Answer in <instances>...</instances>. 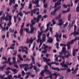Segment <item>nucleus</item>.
<instances>
[{
    "label": "nucleus",
    "mask_w": 79,
    "mask_h": 79,
    "mask_svg": "<svg viewBox=\"0 0 79 79\" xmlns=\"http://www.w3.org/2000/svg\"><path fill=\"white\" fill-rule=\"evenodd\" d=\"M11 58L10 57H9L8 59V60L6 61H5L2 63V64H9V65H12V63L10 62Z\"/></svg>",
    "instance_id": "nucleus-10"
},
{
    "label": "nucleus",
    "mask_w": 79,
    "mask_h": 79,
    "mask_svg": "<svg viewBox=\"0 0 79 79\" xmlns=\"http://www.w3.org/2000/svg\"><path fill=\"white\" fill-rule=\"evenodd\" d=\"M40 10V9H39V8H35L33 10H31V16H33V14H35L36 11H37V10L38 11L36 12V15H39L40 13L39 11Z\"/></svg>",
    "instance_id": "nucleus-5"
},
{
    "label": "nucleus",
    "mask_w": 79,
    "mask_h": 79,
    "mask_svg": "<svg viewBox=\"0 0 79 79\" xmlns=\"http://www.w3.org/2000/svg\"><path fill=\"white\" fill-rule=\"evenodd\" d=\"M44 28V26L43 25L40 28V30L41 31V35H42V33H43L44 31H43V29Z\"/></svg>",
    "instance_id": "nucleus-39"
},
{
    "label": "nucleus",
    "mask_w": 79,
    "mask_h": 79,
    "mask_svg": "<svg viewBox=\"0 0 79 79\" xmlns=\"http://www.w3.org/2000/svg\"><path fill=\"white\" fill-rule=\"evenodd\" d=\"M10 73V71H6V72H5V73L6 75H8V74H9Z\"/></svg>",
    "instance_id": "nucleus-58"
},
{
    "label": "nucleus",
    "mask_w": 79,
    "mask_h": 79,
    "mask_svg": "<svg viewBox=\"0 0 79 79\" xmlns=\"http://www.w3.org/2000/svg\"><path fill=\"white\" fill-rule=\"evenodd\" d=\"M71 70L69 69V68L68 69H67V71H66V73H68V72L69 73H70L71 72Z\"/></svg>",
    "instance_id": "nucleus-53"
},
{
    "label": "nucleus",
    "mask_w": 79,
    "mask_h": 79,
    "mask_svg": "<svg viewBox=\"0 0 79 79\" xmlns=\"http://www.w3.org/2000/svg\"><path fill=\"white\" fill-rule=\"evenodd\" d=\"M23 24L22 23V26H21V28L19 30V33L20 34V35L21 36H22L23 35Z\"/></svg>",
    "instance_id": "nucleus-15"
},
{
    "label": "nucleus",
    "mask_w": 79,
    "mask_h": 79,
    "mask_svg": "<svg viewBox=\"0 0 79 79\" xmlns=\"http://www.w3.org/2000/svg\"><path fill=\"white\" fill-rule=\"evenodd\" d=\"M26 46H24V47H23V48L22 49V52H25L26 51Z\"/></svg>",
    "instance_id": "nucleus-42"
},
{
    "label": "nucleus",
    "mask_w": 79,
    "mask_h": 79,
    "mask_svg": "<svg viewBox=\"0 0 79 79\" xmlns=\"http://www.w3.org/2000/svg\"><path fill=\"white\" fill-rule=\"evenodd\" d=\"M28 48L27 47H26V54H28Z\"/></svg>",
    "instance_id": "nucleus-57"
},
{
    "label": "nucleus",
    "mask_w": 79,
    "mask_h": 79,
    "mask_svg": "<svg viewBox=\"0 0 79 79\" xmlns=\"http://www.w3.org/2000/svg\"><path fill=\"white\" fill-rule=\"evenodd\" d=\"M71 14H69L68 16V21H71Z\"/></svg>",
    "instance_id": "nucleus-28"
},
{
    "label": "nucleus",
    "mask_w": 79,
    "mask_h": 79,
    "mask_svg": "<svg viewBox=\"0 0 79 79\" xmlns=\"http://www.w3.org/2000/svg\"><path fill=\"white\" fill-rule=\"evenodd\" d=\"M76 51H78V49H73V56H75Z\"/></svg>",
    "instance_id": "nucleus-19"
},
{
    "label": "nucleus",
    "mask_w": 79,
    "mask_h": 79,
    "mask_svg": "<svg viewBox=\"0 0 79 79\" xmlns=\"http://www.w3.org/2000/svg\"><path fill=\"white\" fill-rule=\"evenodd\" d=\"M30 65H28V64H21L19 65L20 66V67L21 69L22 68V67H24V66H28Z\"/></svg>",
    "instance_id": "nucleus-24"
},
{
    "label": "nucleus",
    "mask_w": 79,
    "mask_h": 79,
    "mask_svg": "<svg viewBox=\"0 0 79 79\" xmlns=\"http://www.w3.org/2000/svg\"><path fill=\"white\" fill-rule=\"evenodd\" d=\"M59 23L57 24L58 25H59L60 27V28H62V25H63L64 23L63 22V20L62 19H60L58 20Z\"/></svg>",
    "instance_id": "nucleus-11"
},
{
    "label": "nucleus",
    "mask_w": 79,
    "mask_h": 79,
    "mask_svg": "<svg viewBox=\"0 0 79 79\" xmlns=\"http://www.w3.org/2000/svg\"><path fill=\"white\" fill-rule=\"evenodd\" d=\"M12 75H11V74H10L8 75V77H7V79H12Z\"/></svg>",
    "instance_id": "nucleus-37"
},
{
    "label": "nucleus",
    "mask_w": 79,
    "mask_h": 79,
    "mask_svg": "<svg viewBox=\"0 0 79 79\" xmlns=\"http://www.w3.org/2000/svg\"><path fill=\"white\" fill-rule=\"evenodd\" d=\"M38 39L36 40V41H37V43H39L40 40L41 35H42L41 31L40 32V31L38 30Z\"/></svg>",
    "instance_id": "nucleus-9"
},
{
    "label": "nucleus",
    "mask_w": 79,
    "mask_h": 79,
    "mask_svg": "<svg viewBox=\"0 0 79 79\" xmlns=\"http://www.w3.org/2000/svg\"><path fill=\"white\" fill-rule=\"evenodd\" d=\"M32 6V3H31V1H30V3L29 4V9H31Z\"/></svg>",
    "instance_id": "nucleus-45"
},
{
    "label": "nucleus",
    "mask_w": 79,
    "mask_h": 79,
    "mask_svg": "<svg viewBox=\"0 0 79 79\" xmlns=\"http://www.w3.org/2000/svg\"><path fill=\"white\" fill-rule=\"evenodd\" d=\"M17 51H14L13 54V56H16L17 54Z\"/></svg>",
    "instance_id": "nucleus-59"
},
{
    "label": "nucleus",
    "mask_w": 79,
    "mask_h": 79,
    "mask_svg": "<svg viewBox=\"0 0 79 79\" xmlns=\"http://www.w3.org/2000/svg\"><path fill=\"white\" fill-rule=\"evenodd\" d=\"M52 69L53 70H57L58 71H60L61 70H66L67 69H60L59 68H58V67H53V66H52L51 67Z\"/></svg>",
    "instance_id": "nucleus-14"
},
{
    "label": "nucleus",
    "mask_w": 79,
    "mask_h": 79,
    "mask_svg": "<svg viewBox=\"0 0 79 79\" xmlns=\"http://www.w3.org/2000/svg\"><path fill=\"white\" fill-rule=\"evenodd\" d=\"M14 21L15 22H16L17 21V18L16 17V15H14Z\"/></svg>",
    "instance_id": "nucleus-52"
},
{
    "label": "nucleus",
    "mask_w": 79,
    "mask_h": 79,
    "mask_svg": "<svg viewBox=\"0 0 79 79\" xmlns=\"http://www.w3.org/2000/svg\"><path fill=\"white\" fill-rule=\"evenodd\" d=\"M18 7V4H15V6H14V8H15V11L16 9V7Z\"/></svg>",
    "instance_id": "nucleus-60"
},
{
    "label": "nucleus",
    "mask_w": 79,
    "mask_h": 79,
    "mask_svg": "<svg viewBox=\"0 0 79 79\" xmlns=\"http://www.w3.org/2000/svg\"><path fill=\"white\" fill-rule=\"evenodd\" d=\"M64 68H68V65H67V64H64Z\"/></svg>",
    "instance_id": "nucleus-55"
},
{
    "label": "nucleus",
    "mask_w": 79,
    "mask_h": 79,
    "mask_svg": "<svg viewBox=\"0 0 79 79\" xmlns=\"http://www.w3.org/2000/svg\"><path fill=\"white\" fill-rule=\"evenodd\" d=\"M12 17V16L11 15L9 16V22L7 24V25L8 26V27H10L12 23L11 22Z\"/></svg>",
    "instance_id": "nucleus-13"
},
{
    "label": "nucleus",
    "mask_w": 79,
    "mask_h": 79,
    "mask_svg": "<svg viewBox=\"0 0 79 79\" xmlns=\"http://www.w3.org/2000/svg\"><path fill=\"white\" fill-rule=\"evenodd\" d=\"M60 45L61 46H64L62 47V51L63 52L64 54V55L65 57L66 58H68L70 56V53L69 51H67L66 50V48L65 46H66L67 45L66 44H63V43H60Z\"/></svg>",
    "instance_id": "nucleus-1"
},
{
    "label": "nucleus",
    "mask_w": 79,
    "mask_h": 79,
    "mask_svg": "<svg viewBox=\"0 0 79 79\" xmlns=\"http://www.w3.org/2000/svg\"><path fill=\"white\" fill-rule=\"evenodd\" d=\"M22 76H25V73L24 72V70H22Z\"/></svg>",
    "instance_id": "nucleus-49"
},
{
    "label": "nucleus",
    "mask_w": 79,
    "mask_h": 79,
    "mask_svg": "<svg viewBox=\"0 0 79 79\" xmlns=\"http://www.w3.org/2000/svg\"><path fill=\"white\" fill-rule=\"evenodd\" d=\"M9 15H6V16L5 17V15H4V20L5 19L6 21V20H9Z\"/></svg>",
    "instance_id": "nucleus-29"
},
{
    "label": "nucleus",
    "mask_w": 79,
    "mask_h": 79,
    "mask_svg": "<svg viewBox=\"0 0 79 79\" xmlns=\"http://www.w3.org/2000/svg\"><path fill=\"white\" fill-rule=\"evenodd\" d=\"M9 31H10V33H13L14 32L15 30L14 28L12 30L11 28H10Z\"/></svg>",
    "instance_id": "nucleus-34"
},
{
    "label": "nucleus",
    "mask_w": 79,
    "mask_h": 79,
    "mask_svg": "<svg viewBox=\"0 0 79 79\" xmlns=\"http://www.w3.org/2000/svg\"><path fill=\"white\" fill-rule=\"evenodd\" d=\"M6 66V64H4V65H3L2 66H0V71H1V69L2 70H4V68Z\"/></svg>",
    "instance_id": "nucleus-26"
},
{
    "label": "nucleus",
    "mask_w": 79,
    "mask_h": 79,
    "mask_svg": "<svg viewBox=\"0 0 79 79\" xmlns=\"http://www.w3.org/2000/svg\"><path fill=\"white\" fill-rule=\"evenodd\" d=\"M3 20H4V15L3 17H2L0 19V23H2L3 22Z\"/></svg>",
    "instance_id": "nucleus-44"
},
{
    "label": "nucleus",
    "mask_w": 79,
    "mask_h": 79,
    "mask_svg": "<svg viewBox=\"0 0 79 79\" xmlns=\"http://www.w3.org/2000/svg\"><path fill=\"white\" fill-rule=\"evenodd\" d=\"M21 76V74H19V75H18V76L16 75H14V77L15 78H18H18H19Z\"/></svg>",
    "instance_id": "nucleus-33"
},
{
    "label": "nucleus",
    "mask_w": 79,
    "mask_h": 79,
    "mask_svg": "<svg viewBox=\"0 0 79 79\" xmlns=\"http://www.w3.org/2000/svg\"><path fill=\"white\" fill-rule=\"evenodd\" d=\"M61 14H59L58 17H56V19H60L61 17Z\"/></svg>",
    "instance_id": "nucleus-38"
},
{
    "label": "nucleus",
    "mask_w": 79,
    "mask_h": 79,
    "mask_svg": "<svg viewBox=\"0 0 79 79\" xmlns=\"http://www.w3.org/2000/svg\"><path fill=\"white\" fill-rule=\"evenodd\" d=\"M24 30L26 31V32H27V33H29V30L28 28H24Z\"/></svg>",
    "instance_id": "nucleus-43"
},
{
    "label": "nucleus",
    "mask_w": 79,
    "mask_h": 79,
    "mask_svg": "<svg viewBox=\"0 0 79 79\" xmlns=\"http://www.w3.org/2000/svg\"><path fill=\"white\" fill-rule=\"evenodd\" d=\"M15 43H13V44H12L11 46H10L11 49H14L15 48L14 46H15Z\"/></svg>",
    "instance_id": "nucleus-35"
},
{
    "label": "nucleus",
    "mask_w": 79,
    "mask_h": 79,
    "mask_svg": "<svg viewBox=\"0 0 79 79\" xmlns=\"http://www.w3.org/2000/svg\"><path fill=\"white\" fill-rule=\"evenodd\" d=\"M45 42L46 41V38H45L44 37V36L43 37V43L44 42Z\"/></svg>",
    "instance_id": "nucleus-64"
},
{
    "label": "nucleus",
    "mask_w": 79,
    "mask_h": 79,
    "mask_svg": "<svg viewBox=\"0 0 79 79\" xmlns=\"http://www.w3.org/2000/svg\"><path fill=\"white\" fill-rule=\"evenodd\" d=\"M65 60H63V61L60 64V65H62V67H64V64H65Z\"/></svg>",
    "instance_id": "nucleus-40"
},
{
    "label": "nucleus",
    "mask_w": 79,
    "mask_h": 79,
    "mask_svg": "<svg viewBox=\"0 0 79 79\" xmlns=\"http://www.w3.org/2000/svg\"><path fill=\"white\" fill-rule=\"evenodd\" d=\"M10 70H12V71H13L14 74H17L18 72V71H19L18 70H16V69H12V68H11V69L10 68Z\"/></svg>",
    "instance_id": "nucleus-20"
},
{
    "label": "nucleus",
    "mask_w": 79,
    "mask_h": 79,
    "mask_svg": "<svg viewBox=\"0 0 79 79\" xmlns=\"http://www.w3.org/2000/svg\"><path fill=\"white\" fill-rule=\"evenodd\" d=\"M45 70H46V72H47V73H48V75H51V74H52V72H51L50 70H48V69H46Z\"/></svg>",
    "instance_id": "nucleus-31"
},
{
    "label": "nucleus",
    "mask_w": 79,
    "mask_h": 79,
    "mask_svg": "<svg viewBox=\"0 0 79 79\" xmlns=\"http://www.w3.org/2000/svg\"><path fill=\"white\" fill-rule=\"evenodd\" d=\"M39 0H37V5L36 6V7H40V5H39Z\"/></svg>",
    "instance_id": "nucleus-61"
},
{
    "label": "nucleus",
    "mask_w": 79,
    "mask_h": 79,
    "mask_svg": "<svg viewBox=\"0 0 79 79\" xmlns=\"http://www.w3.org/2000/svg\"><path fill=\"white\" fill-rule=\"evenodd\" d=\"M52 23L54 25H55V24H56V22L55 20H54V19H52Z\"/></svg>",
    "instance_id": "nucleus-50"
},
{
    "label": "nucleus",
    "mask_w": 79,
    "mask_h": 79,
    "mask_svg": "<svg viewBox=\"0 0 79 79\" xmlns=\"http://www.w3.org/2000/svg\"><path fill=\"white\" fill-rule=\"evenodd\" d=\"M68 22H66L64 25V28H65L68 25Z\"/></svg>",
    "instance_id": "nucleus-46"
},
{
    "label": "nucleus",
    "mask_w": 79,
    "mask_h": 79,
    "mask_svg": "<svg viewBox=\"0 0 79 79\" xmlns=\"http://www.w3.org/2000/svg\"><path fill=\"white\" fill-rule=\"evenodd\" d=\"M53 76H55V79H56L57 77L58 76H59V75H60V73H58V74H57V72H55V73H53Z\"/></svg>",
    "instance_id": "nucleus-23"
},
{
    "label": "nucleus",
    "mask_w": 79,
    "mask_h": 79,
    "mask_svg": "<svg viewBox=\"0 0 79 79\" xmlns=\"http://www.w3.org/2000/svg\"><path fill=\"white\" fill-rule=\"evenodd\" d=\"M29 41H30V43H31V44L32 43L33 41V39H32V37L30 38L29 40Z\"/></svg>",
    "instance_id": "nucleus-41"
},
{
    "label": "nucleus",
    "mask_w": 79,
    "mask_h": 79,
    "mask_svg": "<svg viewBox=\"0 0 79 79\" xmlns=\"http://www.w3.org/2000/svg\"><path fill=\"white\" fill-rule=\"evenodd\" d=\"M19 15L21 16V17H22V16H23V13L21 12L20 9V12H19Z\"/></svg>",
    "instance_id": "nucleus-47"
},
{
    "label": "nucleus",
    "mask_w": 79,
    "mask_h": 79,
    "mask_svg": "<svg viewBox=\"0 0 79 79\" xmlns=\"http://www.w3.org/2000/svg\"><path fill=\"white\" fill-rule=\"evenodd\" d=\"M55 37H56V41L58 42H59L60 41V40L59 39V35L57 32H56V35H55Z\"/></svg>",
    "instance_id": "nucleus-18"
},
{
    "label": "nucleus",
    "mask_w": 79,
    "mask_h": 79,
    "mask_svg": "<svg viewBox=\"0 0 79 79\" xmlns=\"http://www.w3.org/2000/svg\"><path fill=\"white\" fill-rule=\"evenodd\" d=\"M43 46H44V50L42 51V52L43 53H46L47 52L48 49H47L48 48V45H46L45 44H43Z\"/></svg>",
    "instance_id": "nucleus-12"
},
{
    "label": "nucleus",
    "mask_w": 79,
    "mask_h": 79,
    "mask_svg": "<svg viewBox=\"0 0 79 79\" xmlns=\"http://www.w3.org/2000/svg\"><path fill=\"white\" fill-rule=\"evenodd\" d=\"M37 1L38 0H35V1L34 0H32V3L33 4H36L37 6L38 3Z\"/></svg>",
    "instance_id": "nucleus-30"
},
{
    "label": "nucleus",
    "mask_w": 79,
    "mask_h": 79,
    "mask_svg": "<svg viewBox=\"0 0 79 79\" xmlns=\"http://www.w3.org/2000/svg\"><path fill=\"white\" fill-rule=\"evenodd\" d=\"M56 48H57V49H59V43L58 42H57L56 43Z\"/></svg>",
    "instance_id": "nucleus-51"
},
{
    "label": "nucleus",
    "mask_w": 79,
    "mask_h": 79,
    "mask_svg": "<svg viewBox=\"0 0 79 79\" xmlns=\"http://www.w3.org/2000/svg\"><path fill=\"white\" fill-rule=\"evenodd\" d=\"M50 76H47V77H44V79H47V78H49V77H50V79H52L53 76H54L53 74H52V75H51Z\"/></svg>",
    "instance_id": "nucleus-32"
},
{
    "label": "nucleus",
    "mask_w": 79,
    "mask_h": 79,
    "mask_svg": "<svg viewBox=\"0 0 79 79\" xmlns=\"http://www.w3.org/2000/svg\"><path fill=\"white\" fill-rule=\"evenodd\" d=\"M17 56L19 58V60H21L23 61V59L22 57H21V55L20 54H18L17 55Z\"/></svg>",
    "instance_id": "nucleus-27"
},
{
    "label": "nucleus",
    "mask_w": 79,
    "mask_h": 79,
    "mask_svg": "<svg viewBox=\"0 0 79 79\" xmlns=\"http://www.w3.org/2000/svg\"><path fill=\"white\" fill-rule=\"evenodd\" d=\"M31 59H32V61H33V63L31 62L30 64V67H29V69H32V67H33L34 66L33 65V64H35V59L34 57L32 56Z\"/></svg>",
    "instance_id": "nucleus-8"
},
{
    "label": "nucleus",
    "mask_w": 79,
    "mask_h": 79,
    "mask_svg": "<svg viewBox=\"0 0 79 79\" xmlns=\"http://www.w3.org/2000/svg\"><path fill=\"white\" fill-rule=\"evenodd\" d=\"M12 59H13V61L11 62L12 65L13 64H14V66H15V67H16V68H19V67L18 65L16 64L17 62L16 61V58L15 57V56L13 57Z\"/></svg>",
    "instance_id": "nucleus-7"
},
{
    "label": "nucleus",
    "mask_w": 79,
    "mask_h": 79,
    "mask_svg": "<svg viewBox=\"0 0 79 79\" xmlns=\"http://www.w3.org/2000/svg\"><path fill=\"white\" fill-rule=\"evenodd\" d=\"M50 31L51 33L52 34L53 33V29H52V27H50Z\"/></svg>",
    "instance_id": "nucleus-48"
},
{
    "label": "nucleus",
    "mask_w": 79,
    "mask_h": 79,
    "mask_svg": "<svg viewBox=\"0 0 79 79\" xmlns=\"http://www.w3.org/2000/svg\"><path fill=\"white\" fill-rule=\"evenodd\" d=\"M58 57H60V58H61V57L62 59L64 60L65 59V56H61V55H58Z\"/></svg>",
    "instance_id": "nucleus-36"
},
{
    "label": "nucleus",
    "mask_w": 79,
    "mask_h": 79,
    "mask_svg": "<svg viewBox=\"0 0 79 79\" xmlns=\"http://www.w3.org/2000/svg\"><path fill=\"white\" fill-rule=\"evenodd\" d=\"M43 61L44 62H47V64L48 65L50 68H51L52 65L51 64H55L57 65H59V64L57 62H52L50 63H48V62H50V59H48L47 58L45 57H44L43 58Z\"/></svg>",
    "instance_id": "nucleus-3"
},
{
    "label": "nucleus",
    "mask_w": 79,
    "mask_h": 79,
    "mask_svg": "<svg viewBox=\"0 0 79 79\" xmlns=\"http://www.w3.org/2000/svg\"><path fill=\"white\" fill-rule=\"evenodd\" d=\"M79 7L78 6H77V7L76 8V11L79 12Z\"/></svg>",
    "instance_id": "nucleus-62"
},
{
    "label": "nucleus",
    "mask_w": 79,
    "mask_h": 79,
    "mask_svg": "<svg viewBox=\"0 0 79 79\" xmlns=\"http://www.w3.org/2000/svg\"><path fill=\"white\" fill-rule=\"evenodd\" d=\"M2 59H4V60H5V61H6V60L7 59V57L6 56H3L2 57Z\"/></svg>",
    "instance_id": "nucleus-54"
},
{
    "label": "nucleus",
    "mask_w": 79,
    "mask_h": 79,
    "mask_svg": "<svg viewBox=\"0 0 79 79\" xmlns=\"http://www.w3.org/2000/svg\"><path fill=\"white\" fill-rule=\"evenodd\" d=\"M77 40H79V36H78V38L77 37H75L73 40H71L70 41H69L68 42V43L66 44L68 49H70V48H71L70 44H73V43H74V41H77Z\"/></svg>",
    "instance_id": "nucleus-4"
},
{
    "label": "nucleus",
    "mask_w": 79,
    "mask_h": 79,
    "mask_svg": "<svg viewBox=\"0 0 79 79\" xmlns=\"http://www.w3.org/2000/svg\"><path fill=\"white\" fill-rule=\"evenodd\" d=\"M77 28V27L76 25H75L74 26V31L73 32H72L70 34H69V36H71V35H73L74 36L77 35H79V31H76Z\"/></svg>",
    "instance_id": "nucleus-6"
},
{
    "label": "nucleus",
    "mask_w": 79,
    "mask_h": 79,
    "mask_svg": "<svg viewBox=\"0 0 79 79\" xmlns=\"http://www.w3.org/2000/svg\"><path fill=\"white\" fill-rule=\"evenodd\" d=\"M53 39L52 37H49L48 39V42L49 43H52L53 41Z\"/></svg>",
    "instance_id": "nucleus-22"
},
{
    "label": "nucleus",
    "mask_w": 79,
    "mask_h": 79,
    "mask_svg": "<svg viewBox=\"0 0 79 79\" xmlns=\"http://www.w3.org/2000/svg\"><path fill=\"white\" fill-rule=\"evenodd\" d=\"M37 19L36 17H34L33 18V20H31V22L32 24H30V27H31V30L29 32V33H33L34 32V30H35V28L33 27V25H35L36 23V21H35L34 22V20H36Z\"/></svg>",
    "instance_id": "nucleus-2"
},
{
    "label": "nucleus",
    "mask_w": 79,
    "mask_h": 79,
    "mask_svg": "<svg viewBox=\"0 0 79 79\" xmlns=\"http://www.w3.org/2000/svg\"><path fill=\"white\" fill-rule=\"evenodd\" d=\"M60 1L59 2H57L55 3L54 8L57 7V6H60Z\"/></svg>",
    "instance_id": "nucleus-25"
},
{
    "label": "nucleus",
    "mask_w": 79,
    "mask_h": 79,
    "mask_svg": "<svg viewBox=\"0 0 79 79\" xmlns=\"http://www.w3.org/2000/svg\"><path fill=\"white\" fill-rule=\"evenodd\" d=\"M46 69H44V70H42L41 72V75L42 76H44V74L45 72H46Z\"/></svg>",
    "instance_id": "nucleus-21"
},
{
    "label": "nucleus",
    "mask_w": 79,
    "mask_h": 79,
    "mask_svg": "<svg viewBox=\"0 0 79 79\" xmlns=\"http://www.w3.org/2000/svg\"><path fill=\"white\" fill-rule=\"evenodd\" d=\"M41 17L42 15H41V14H40L39 15H38L36 19V22H37V23H38L39 22V21H40V19H41Z\"/></svg>",
    "instance_id": "nucleus-17"
},
{
    "label": "nucleus",
    "mask_w": 79,
    "mask_h": 79,
    "mask_svg": "<svg viewBox=\"0 0 79 79\" xmlns=\"http://www.w3.org/2000/svg\"><path fill=\"white\" fill-rule=\"evenodd\" d=\"M48 48V52L50 51L51 49H52V47L51 46H48V48Z\"/></svg>",
    "instance_id": "nucleus-56"
},
{
    "label": "nucleus",
    "mask_w": 79,
    "mask_h": 79,
    "mask_svg": "<svg viewBox=\"0 0 79 79\" xmlns=\"http://www.w3.org/2000/svg\"><path fill=\"white\" fill-rule=\"evenodd\" d=\"M23 24L22 23V26H21V28L19 30V33L20 34V35L21 36H22L23 35Z\"/></svg>",
    "instance_id": "nucleus-16"
},
{
    "label": "nucleus",
    "mask_w": 79,
    "mask_h": 79,
    "mask_svg": "<svg viewBox=\"0 0 79 79\" xmlns=\"http://www.w3.org/2000/svg\"><path fill=\"white\" fill-rule=\"evenodd\" d=\"M29 75H28V74H27V75H26V76H25V79H28V78H29Z\"/></svg>",
    "instance_id": "nucleus-63"
}]
</instances>
